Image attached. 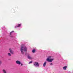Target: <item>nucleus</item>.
Instances as JSON below:
<instances>
[{
	"label": "nucleus",
	"instance_id": "15",
	"mask_svg": "<svg viewBox=\"0 0 73 73\" xmlns=\"http://www.w3.org/2000/svg\"><path fill=\"white\" fill-rule=\"evenodd\" d=\"M32 63V61H31L30 62H29V64H31V63Z\"/></svg>",
	"mask_w": 73,
	"mask_h": 73
},
{
	"label": "nucleus",
	"instance_id": "7",
	"mask_svg": "<svg viewBox=\"0 0 73 73\" xmlns=\"http://www.w3.org/2000/svg\"><path fill=\"white\" fill-rule=\"evenodd\" d=\"M66 68H67V66H65L63 67V70H66Z\"/></svg>",
	"mask_w": 73,
	"mask_h": 73
},
{
	"label": "nucleus",
	"instance_id": "6",
	"mask_svg": "<svg viewBox=\"0 0 73 73\" xmlns=\"http://www.w3.org/2000/svg\"><path fill=\"white\" fill-rule=\"evenodd\" d=\"M16 63L18 65H20V64H21V62H20V61L18 60H17L16 61Z\"/></svg>",
	"mask_w": 73,
	"mask_h": 73
},
{
	"label": "nucleus",
	"instance_id": "13",
	"mask_svg": "<svg viewBox=\"0 0 73 73\" xmlns=\"http://www.w3.org/2000/svg\"><path fill=\"white\" fill-rule=\"evenodd\" d=\"M8 56H11V54L9 53H8Z\"/></svg>",
	"mask_w": 73,
	"mask_h": 73
},
{
	"label": "nucleus",
	"instance_id": "3",
	"mask_svg": "<svg viewBox=\"0 0 73 73\" xmlns=\"http://www.w3.org/2000/svg\"><path fill=\"white\" fill-rule=\"evenodd\" d=\"M27 57L29 59V60H32V59H33V57L30 54H28V55Z\"/></svg>",
	"mask_w": 73,
	"mask_h": 73
},
{
	"label": "nucleus",
	"instance_id": "14",
	"mask_svg": "<svg viewBox=\"0 0 73 73\" xmlns=\"http://www.w3.org/2000/svg\"><path fill=\"white\" fill-rule=\"evenodd\" d=\"M50 65H53V63H50Z\"/></svg>",
	"mask_w": 73,
	"mask_h": 73
},
{
	"label": "nucleus",
	"instance_id": "8",
	"mask_svg": "<svg viewBox=\"0 0 73 73\" xmlns=\"http://www.w3.org/2000/svg\"><path fill=\"white\" fill-rule=\"evenodd\" d=\"M9 50L11 53L13 54V51H12L11 48H9Z\"/></svg>",
	"mask_w": 73,
	"mask_h": 73
},
{
	"label": "nucleus",
	"instance_id": "17",
	"mask_svg": "<svg viewBox=\"0 0 73 73\" xmlns=\"http://www.w3.org/2000/svg\"><path fill=\"white\" fill-rule=\"evenodd\" d=\"M21 66H23V64H21Z\"/></svg>",
	"mask_w": 73,
	"mask_h": 73
},
{
	"label": "nucleus",
	"instance_id": "12",
	"mask_svg": "<svg viewBox=\"0 0 73 73\" xmlns=\"http://www.w3.org/2000/svg\"><path fill=\"white\" fill-rule=\"evenodd\" d=\"M3 72L4 73H7V72H6V71L5 70H3Z\"/></svg>",
	"mask_w": 73,
	"mask_h": 73
},
{
	"label": "nucleus",
	"instance_id": "4",
	"mask_svg": "<svg viewBox=\"0 0 73 73\" xmlns=\"http://www.w3.org/2000/svg\"><path fill=\"white\" fill-rule=\"evenodd\" d=\"M34 65L35 66H36L38 67H39V64H38V63L37 62H35L34 64Z\"/></svg>",
	"mask_w": 73,
	"mask_h": 73
},
{
	"label": "nucleus",
	"instance_id": "9",
	"mask_svg": "<svg viewBox=\"0 0 73 73\" xmlns=\"http://www.w3.org/2000/svg\"><path fill=\"white\" fill-rule=\"evenodd\" d=\"M46 62H45L43 64V66L44 67H45V66H46Z\"/></svg>",
	"mask_w": 73,
	"mask_h": 73
},
{
	"label": "nucleus",
	"instance_id": "10",
	"mask_svg": "<svg viewBox=\"0 0 73 73\" xmlns=\"http://www.w3.org/2000/svg\"><path fill=\"white\" fill-rule=\"evenodd\" d=\"M35 52H36V50L35 49L33 50L32 51V52H33V53H35Z\"/></svg>",
	"mask_w": 73,
	"mask_h": 73
},
{
	"label": "nucleus",
	"instance_id": "5",
	"mask_svg": "<svg viewBox=\"0 0 73 73\" xmlns=\"http://www.w3.org/2000/svg\"><path fill=\"white\" fill-rule=\"evenodd\" d=\"M21 25V24L20 23L19 24H18L17 25L15 26V28H19L20 27Z\"/></svg>",
	"mask_w": 73,
	"mask_h": 73
},
{
	"label": "nucleus",
	"instance_id": "1",
	"mask_svg": "<svg viewBox=\"0 0 73 73\" xmlns=\"http://www.w3.org/2000/svg\"><path fill=\"white\" fill-rule=\"evenodd\" d=\"M24 51L25 52H27V47L24 46H22L21 47V52L23 54L24 53Z\"/></svg>",
	"mask_w": 73,
	"mask_h": 73
},
{
	"label": "nucleus",
	"instance_id": "18",
	"mask_svg": "<svg viewBox=\"0 0 73 73\" xmlns=\"http://www.w3.org/2000/svg\"><path fill=\"white\" fill-rule=\"evenodd\" d=\"M14 10H13V9H12V11H14Z\"/></svg>",
	"mask_w": 73,
	"mask_h": 73
},
{
	"label": "nucleus",
	"instance_id": "16",
	"mask_svg": "<svg viewBox=\"0 0 73 73\" xmlns=\"http://www.w3.org/2000/svg\"><path fill=\"white\" fill-rule=\"evenodd\" d=\"M1 64V61H0V64Z\"/></svg>",
	"mask_w": 73,
	"mask_h": 73
},
{
	"label": "nucleus",
	"instance_id": "11",
	"mask_svg": "<svg viewBox=\"0 0 73 73\" xmlns=\"http://www.w3.org/2000/svg\"><path fill=\"white\" fill-rule=\"evenodd\" d=\"M14 33V31H13L10 33V35H12V33Z\"/></svg>",
	"mask_w": 73,
	"mask_h": 73
},
{
	"label": "nucleus",
	"instance_id": "2",
	"mask_svg": "<svg viewBox=\"0 0 73 73\" xmlns=\"http://www.w3.org/2000/svg\"><path fill=\"white\" fill-rule=\"evenodd\" d=\"M53 60H54V58H52L51 56H48L46 59V60L50 62H52Z\"/></svg>",
	"mask_w": 73,
	"mask_h": 73
}]
</instances>
